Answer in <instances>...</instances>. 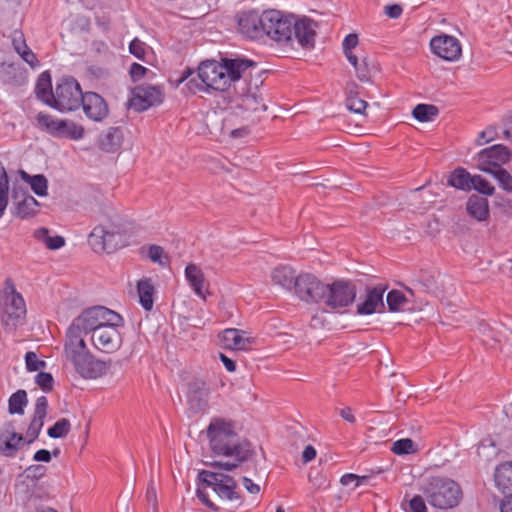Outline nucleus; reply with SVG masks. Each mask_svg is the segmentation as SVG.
Instances as JSON below:
<instances>
[{
	"label": "nucleus",
	"instance_id": "1",
	"mask_svg": "<svg viewBox=\"0 0 512 512\" xmlns=\"http://www.w3.org/2000/svg\"><path fill=\"white\" fill-rule=\"evenodd\" d=\"M209 448L213 455L227 458L226 461H213V469L231 471L240 466L251 455V446L240 438L236 424L230 419L213 417L206 428Z\"/></svg>",
	"mask_w": 512,
	"mask_h": 512
},
{
	"label": "nucleus",
	"instance_id": "2",
	"mask_svg": "<svg viewBox=\"0 0 512 512\" xmlns=\"http://www.w3.org/2000/svg\"><path fill=\"white\" fill-rule=\"evenodd\" d=\"M264 36L280 44L296 39L302 47L312 46L315 40V24L307 17H297L276 9L262 12Z\"/></svg>",
	"mask_w": 512,
	"mask_h": 512
},
{
	"label": "nucleus",
	"instance_id": "3",
	"mask_svg": "<svg viewBox=\"0 0 512 512\" xmlns=\"http://www.w3.org/2000/svg\"><path fill=\"white\" fill-rule=\"evenodd\" d=\"M255 63L248 59H223L217 61H204L198 67V77L201 84L194 79L186 83L189 92L208 91L209 89L225 91L233 82L238 81L242 74Z\"/></svg>",
	"mask_w": 512,
	"mask_h": 512
},
{
	"label": "nucleus",
	"instance_id": "4",
	"mask_svg": "<svg viewBox=\"0 0 512 512\" xmlns=\"http://www.w3.org/2000/svg\"><path fill=\"white\" fill-rule=\"evenodd\" d=\"M421 491L428 503L437 509H450L459 504L462 499V490L454 480L433 476L426 479Z\"/></svg>",
	"mask_w": 512,
	"mask_h": 512
},
{
	"label": "nucleus",
	"instance_id": "5",
	"mask_svg": "<svg viewBox=\"0 0 512 512\" xmlns=\"http://www.w3.org/2000/svg\"><path fill=\"white\" fill-rule=\"evenodd\" d=\"M27 313L23 296L16 290L11 279L5 281L0 295V318L6 329L14 330L22 325Z\"/></svg>",
	"mask_w": 512,
	"mask_h": 512
},
{
	"label": "nucleus",
	"instance_id": "6",
	"mask_svg": "<svg viewBox=\"0 0 512 512\" xmlns=\"http://www.w3.org/2000/svg\"><path fill=\"white\" fill-rule=\"evenodd\" d=\"M82 95L81 86L74 78L63 77L56 84L50 107L60 112L75 111L81 106Z\"/></svg>",
	"mask_w": 512,
	"mask_h": 512
},
{
	"label": "nucleus",
	"instance_id": "7",
	"mask_svg": "<svg viewBox=\"0 0 512 512\" xmlns=\"http://www.w3.org/2000/svg\"><path fill=\"white\" fill-rule=\"evenodd\" d=\"M117 319V313L103 306H96L84 310L77 316L68 328L78 332L81 335L91 333L94 334L96 329H99L108 321Z\"/></svg>",
	"mask_w": 512,
	"mask_h": 512
},
{
	"label": "nucleus",
	"instance_id": "8",
	"mask_svg": "<svg viewBox=\"0 0 512 512\" xmlns=\"http://www.w3.org/2000/svg\"><path fill=\"white\" fill-rule=\"evenodd\" d=\"M36 121L41 130L57 138L79 140L84 136V128L70 120L58 119L47 113L39 112Z\"/></svg>",
	"mask_w": 512,
	"mask_h": 512
},
{
	"label": "nucleus",
	"instance_id": "9",
	"mask_svg": "<svg viewBox=\"0 0 512 512\" xmlns=\"http://www.w3.org/2000/svg\"><path fill=\"white\" fill-rule=\"evenodd\" d=\"M123 319L117 314V319L108 321L91 335L94 347L104 353H113L122 345V336L119 327H122Z\"/></svg>",
	"mask_w": 512,
	"mask_h": 512
},
{
	"label": "nucleus",
	"instance_id": "10",
	"mask_svg": "<svg viewBox=\"0 0 512 512\" xmlns=\"http://www.w3.org/2000/svg\"><path fill=\"white\" fill-rule=\"evenodd\" d=\"M88 242L96 253H111L124 245L123 235L112 225L95 226L89 234Z\"/></svg>",
	"mask_w": 512,
	"mask_h": 512
},
{
	"label": "nucleus",
	"instance_id": "11",
	"mask_svg": "<svg viewBox=\"0 0 512 512\" xmlns=\"http://www.w3.org/2000/svg\"><path fill=\"white\" fill-rule=\"evenodd\" d=\"M511 157L510 150L501 144H495L479 151L474 159L476 167L485 173L492 174L496 169H501Z\"/></svg>",
	"mask_w": 512,
	"mask_h": 512
},
{
	"label": "nucleus",
	"instance_id": "12",
	"mask_svg": "<svg viewBox=\"0 0 512 512\" xmlns=\"http://www.w3.org/2000/svg\"><path fill=\"white\" fill-rule=\"evenodd\" d=\"M429 47L433 55L446 62H457L462 57L461 42L452 35H435L430 39Z\"/></svg>",
	"mask_w": 512,
	"mask_h": 512
},
{
	"label": "nucleus",
	"instance_id": "13",
	"mask_svg": "<svg viewBox=\"0 0 512 512\" xmlns=\"http://www.w3.org/2000/svg\"><path fill=\"white\" fill-rule=\"evenodd\" d=\"M293 288L300 300L307 303H316L325 296L326 286L315 275L301 273L295 278Z\"/></svg>",
	"mask_w": 512,
	"mask_h": 512
},
{
	"label": "nucleus",
	"instance_id": "14",
	"mask_svg": "<svg viewBox=\"0 0 512 512\" xmlns=\"http://www.w3.org/2000/svg\"><path fill=\"white\" fill-rule=\"evenodd\" d=\"M198 480L206 487H211L221 499L233 500L236 497L234 479L222 472L202 470L198 474Z\"/></svg>",
	"mask_w": 512,
	"mask_h": 512
},
{
	"label": "nucleus",
	"instance_id": "15",
	"mask_svg": "<svg viewBox=\"0 0 512 512\" xmlns=\"http://www.w3.org/2000/svg\"><path fill=\"white\" fill-rule=\"evenodd\" d=\"M325 286V296L322 300L328 307L332 309L344 308L353 303L356 296L353 285L344 281H336Z\"/></svg>",
	"mask_w": 512,
	"mask_h": 512
},
{
	"label": "nucleus",
	"instance_id": "16",
	"mask_svg": "<svg viewBox=\"0 0 512 512\" xmlns=\"http://www.w3.org/2000/svg\"><path fill=\"white\" fill-rule=\"evenodd\" d=\"M75 372L83 379L94 380L106 375L110 363L96 359L90 352L70 363Z\"/></svg>",
	"mask_w": 512,
	"mask_h": 512
},
{
	"label": "nucleus",
	"instance_id": "17",
	"mask_svg": "<svg viewBox=\"0 0 512 512\" xmlns=\"http://www.w3.org/2000/svg\"><path fill=\"white\" fill-rule=\"evenodd\" d=\"M12 198L15 201V216L21 219H27L38 213L40 203L33 196L28 194L24 187L14 183L12 188Z\"/></svg>",
	"mask_w": 512,
	"mask_h": 512
},
{
	"label": "nucleus",
	"instance_id": "18",
	"mask_svg": "<svg viewBox=\"0 0 512 512\" xmlns=\"http://www.w3.org/2000/svg\"><path fill=\"white\" fill-rule=\"evenodd\" d=\"M263 23L262 13L259 14L256 11L243 12L238 18V30L249 39H260L264 36Z\"/></svg>",
	"mask_w": 512,
	"mask_h": 512
},
{
	"label": "nucleus",
	"instance_id": "19",
	"mask_svg": "<svg viewBox=\"0 0 512 512\" xmlns=\"http://www.w3.org/2000/svg\"><path fill=\"white\" fill-rule=\"evenodd\" d=\"M25 439L22 434L15 432L11 423L0 429V455L14 457L24 445Z\"/></svg>",
	"mask_w": 512,
	"mask_h": 512
},
{
	"label": "nucleus",
	"instance_id": "20",
	"mask_svg": "<svg viewBox=\"0 0 512 512\" xmlns=\"http://www.w3.org/2000/svg\"><path fill=\"white\" fill-rule=\"evenodd\" d=\"M81 106L85 115L95 122L104 120L109 112L106 101L94 92L83 93Z\"/></svg>",
	"mask_w": 512,
	"mask_h": 512
},
{
	"label": "nucleus",
	"instance_id": "21",
	"mask_svg": "<svg viewBox=\"0 0 512 512\" xmlns=\"http://www.w3.org/2000/svg\"><path fill=\"white\" fill-rule=\"evenodd\" d=\"M88 352L90 351L87 348L83 335L68 328L64 343V357L66 361L72 363Z\"/></svg>",
	"mask_w": 512,
	"mask_h": 512
},
{
	"label": "nucleus",
	"instance_id": "22",
	"mask_svg": "<svg viewBox=\"0 0 512 512\" xmlns=\"http://www.w3.org/2000/svg\"><path fill=\"white\" fill-rule=\"evenodd\" d=\"M220 340L225 349L237 351L248 350L253 343V338L246 336V332L235 328L225 329Z\"/></svg>",
	"mask_w": 512,
	"mask_h": 512
},
{
	"label": "nucleus",
	"instance_id": "23",
	"mask_svg": "<svg viewBox=\"0 0 512 512\" xmlns=\"http://www.w3.org/2000/svg\"><path fill=\"white\" fill-rule=\"evenodd\" d=\"M184 274L193 292L201 299L206 300L210 292L206 287V279L202 269L196 264L190 263L186 266Z\"/></svg>",
	"mask_w": 512,
	"mask_h": 512
},
{
	"label": "nucleus",
	"instance_id": "24",
	"mask_svg": "<svg viewBox=\"0 0 512 512\" xmlns=\"http://www.w3.org/2000/svg\"><path fill=\"white\" fill-rule=\"evenodd\" d=\"M48 399L45 396L38 397L35 403L34 415L27 428L28 443L33 442L40 434L44 419L47 414Z\"/></svg>",
	"mask_w": 512,
	"mask_h": 512
},
{
	"label": "nucleus",
	"instance_id": "25",
	"mask_svg": "<svg viewBox=\"0 0 512 512\" xmlns=\"http://www.w3.org/2000/svg\"><path fill=\"white\" fill-rule=\"evenodd\" d=\"M0 82L3 85L17 87L26 82L25 71L17 63H0Z\"/></svg>",
	"mask_w": 512,
	"mask_h": 512
},
{
	"label": "nucleus",
	"instance_id": "26",
	"mask_svg": "<svg viewBox=\"0 0 512 512\" xmlns=\"http://www.w3.org/2000/svg\"><path fill=\"white\" fill-rule=\"evenodd\" d=\"M11 43L15 52L23 61L32 68L39 65V61L34 52L28 47L25 36L21 30H14L11 34Z\"/></svg>",
	"mask_w": 512,
	"mask_h": 512
},
{
	"label": "nucleus",
	"instance_id": "27",
	"mask_svg": "<svg viewBox=\"0 0 512 512\" xmlns=\"http://www.w3.org/2000/svg\"><path fill=\"white\" fill-rule=\"evenodd\" d=\"M137 295L141 307L146 311H151L154 306V296L156 289L151 278L143 277L136 284Z\"/></svg>",
	"mask_w": 512,
	"mask_h": 512
},
{
	"label": "nucleus",
	"instance_id": "28",
	"mask_svg": "<svg viewBox=\"0 0 512 512\" xmlns=\"http://www.w3.org/2000/svg\"><path fill=\"white\" fill-rule=\"evenodd\" d=\"M383 290L374 288L367 293L365 300L358 304L357 312L361 315H370L378 311V308L383 307Z\"/></svg>",
	"mask_w": 512,
	"mask_h": 512
},
{
	"label": "nucleus",
	"instance_id": "29",
	"mask_svg": "<svg viewBox=\"0 0 512 512\" xmlns=\"http://www.w3.org/2000/svg\"><path fill=\"white\" fill-rule=\"evenodd\" d=\"M468 214L477 221H484L489 215V203L486 198L471 195L466 203Z\"/></svg>",
	"mask_w": 512,
	"mask_h": 512
},
{
	"label": "nucleus",
	"instance_id": "30",
	"mask_svg": "<svg viewBox=\"0 0 512 512\" xmlns=\"http://www.w3.org/2000/svg\"><path fill=\"white\" fill-rule=\"evenodd\" d=\"M161 93L155 87H148L138 91L131 100V106L138 111H143L151 107L160 97Z\"/></svg>",
	"mask_w": 512,
	"mask_h": 512
},
{
	"label": "nucleus",
	"instance_id": "31",
	"mask_svg": "<svg viewBox=\"0 0 512 512\" xmlns=\"http://www.w3.org/2000/svg\"><path fill=\"white\" fill-rule=\"evenodd\" d=\"M33 237L49 250H59L66 244L65 238L60 235H51L50 230L40 227L34 230Z\"/></svg>",
	"mask_w": 512,
	"mask_h": 512
},
{
	"label": "nucleus",
	"instance_id": "32",
	"mask_svg": "<svg viewBox=\"0 0 512 512\" xmlns=\"http://www.w3.org/2000/svg\"><path fill=\"white\" fill-rule=\"evenodd\" d=\"M494 480L496 486L502 493L512 491V462L502 463L497 466Z\"/></svg>",
	"mask_w": 512,
	"mask_h": 512
},
{
	"label": "nucleus",
	"instance_id": "33",
	"mask_svg": "<svg viewBox=\"0 0 512 512\" xmlns=\"http://www.w3.org/2000/svg\"><path fill=\"white\" fill-rule=\"evenodd\" d=\"M18 174L20 178L27 184L30 185L32 191L39 197L47 196L48 194V181L42 174L29 175L24 170H19Z\"/></svg>",
	"mask_w": 512,
	"mask_h": 512
},
{
	"label": "nucleus",
	"instance_id": "34",
	"mask_svg": "<svg viewBox=\"0 0 512 512\" xmlns=\"http://www.w3.org/2000/svg\"><path fill=\"white\" fill-rule=\"evenodd\" d=\"M295 272L294 270L286 265L278 266L274 268L271 274L272 281L288 290H291L295 285Z\"/></svg>",
	"mask_w": 512,
	"mask_h": 512
},
{
	"label": "nucleus",
	"instance_id": "35",
	"mask_svg": "<svg viewBox=\"0 0 512 512\" xmlns=\"http://www.w3.org/2000/svg\"><path fill=\"white\" fill-rule=\"evenodd\" d=\"M473 175H471L464 168H456L448 178V184L458 190L471 191L472 190Z\"/></svg>",
	"mask_w": 512,
	"mask_h": 512
},
{
	"label": "nucleus",
	"instance_id": "36",
	"mask_svg": "<svg viewBox=\"0 0 512 512\" xmlns=\"http://www.w3.org/2000/svg\"><path fill=\"white\" fill-rule=\"evenodd\" d=\"M35 93L39 100L50 106L54 96V90L52 89L51 77L48 72L40 74L36 83Z\"/></svg>",
	"mask_w": 512,
	"mask_h": 512
},
{
	"label": "nucleus",
	"instance_id": "37",
	"mask_svg": "<svg viewBox=\"0 0 512 512\" xmlns=\"http://www.w3.org/2000/svg\"><path fill=\"white\" fill-rule=\"evenodd\" d=\"M122 133L119 128H110L99 140V146L103 151L115 152L122 144Z\"/></svg>",
	"mask_w": 512,
	"mask_h": 512
},
{
	"label": "nucleus",
	"instance_id": "38",
	"mask_svg": "<svg viewBox=\"0 0 512 512\" xmlns=\"http://www.w3.org/2000/svg\"><path fill=\"white\" fill-rule=\"evenodd\" d=\"M237 106L245 111H259L266 109L263 99L258 96L255 92H247L239 96L237 100Z\"/></svg>",
	"mask_w": 512,
	"mask_h": 512
},
{
	"label": "nucleus",
	"instance_id": "39",
	"mask_svg": "<svg viewBox=\"0 0 512 512\" xmlns=\"http://www.w3.org/2000/svg\"><path fill=\"white\" fill-rule=\"evenodd\" d=\"M28 404L27 393L25 390H17L8 400V410L10 414H24V409Z\"/></svg>",
	"mask_w": 512,
	"mask_h": 512
},
{
	"label": "nucleus",
	"instance_id": "40",
	"mask_svg": "<svg viewBox=\"0 0 512 512\" xmlns=\"http://www.w3.org/2000/svg\"><path fill=\"white\" fill-rule=\"evenodd\" d=\"M438 110L433 105L428 104H418L413 109V116L416 120L420 122H428L431 121L434 117L437 116Z\"/></svg>",
	"mask_w": 512,
	"mask_h": 512
},
{
	"label": "nucleus",
	"instance_id": "41",
	"mask_svg": "<svg viewBox=\"0 0 512 512\" xmlns=\"http://www.w3.org/2000/svg\"><path fill=\"white\" fill-rule=\"evenodd\" d=\"M358 43L359 39L356 33H350L343 39V53L350 64L356 63V55L353 53V50L357 47Z\"/></svg>",
	"mask_w": 512,
	"mask_h": 512
},
{
	"label": "nucleus",
	"instance_id": "42",
	"mask_svg": "<svg viewBox=\"0 0 512 512\" xmlns=\"http://www.w3.org/2000/svg\"><path fill=\"white\" fill-rule=\"evenodd\" d=\"M387 305L390 311L397 312L404 309L407 299L405 295L398 290H392L387 295Z\"/></svg>",
	"mask_w": 512,
	"mask_h": 512
},
{
	"label": "nucleus",
	"instance_id": "43",
	"mask_svg": "<svg viewBox=\"0 0 512 512\" xmlns=\"http://www.w3.org/2000/svg\"><path fill=\"white\" fill-rule=\"evenodd\" d=\"M70 429H71L70 421L66 418H61L58 421H56L54 423V425L48 429L47 434L50 438H54V439L62 438V437H65L69 433Z\"/></svg>",
	"mask_w": 512,
	"mask_h": 512
},
{
	"label": "nucleus",
	"instance_id": "44",
	"mask_svg": "<svg viewBox=\"0 0 512 512\" xmlns=\"http://www.w3.org/2000/svg\"><path fill=\"white\" fill-rule=\"evenodd\" d=\"M402 508L405 512H428L424 499L420 495H414L410 499L404 498Z\"/></svg>",
	"mask_w": 512,
	"mask_h": 512
},
{
	"label": "nucleus",
	"instance_id": "45",
	"mask_svg": "<svg viewBox=\"0 0 512 512\" xmlns=\"http://www.w3.org/2000/svg\"><path fill=\"white\" fill-rule=\"evenodd\" d=\"M391 451L397 455H406L417 452V447L411 439L402 438L392 444Z\"/></svg>",
	"mask_w": 512,
	"mask_h": 512
},
{
	"label": "nucleus",
	"instance_id": "46",
	"mask_svg": "<svg viewBox=\"0 0 512 512\" xmlns=\"http://www.w3.org/2000/svg\"><path fill=\"white\" fill-rule=\"evenodd\" d=\"M498 182L499 187L507 193H512V175L506 169H496L491 174Z\"/></svg>",
	"mask_w": 512,
	"mask_h": 512
},
{
	"label": "nucleus",
	"instance_id": "47",
	"mask_svg": "<svg viewBox=\"0 0 512 512\" xmlns=\"http://www.w3.org/2000/svg\"><path fill=\"white\" fill-rule=\"evenodd\" d=\"M472 189L485 196H492L495 192L494 186L481 175H473Z\"/></svg>",
	"mask_w": 512,
	"mask_h": 512
},
{
	"label": "nucleus",
	"instance_id": "48",
	"mask_svg": "<svg viewBox=\"0 0 512 512\" xmlns=\"http://www.w3.org/2000/svg\"><path fill=\"white\" fill-rule=\"evenodd\" d=\"M498 137L497 128L493 125L487 126L484 130L478 133L475 138V144L477 146H483L494 141Z\"/></svg>",
	"mask_w": 512,
	"mask_h": 512
},
{
	"label": "nucleus",
	"instance_id": "49",
	"mask_svg": "<svg viewBox=\"0 0 512 512\" xmlns=\"http://www.w3.org/2000/svg\"><path fill=\"white\" fill-rule=\"evenodd\" d=\"M147 255L152 262L160 266H165L168 263V257L165 255L163 248L159 245H150Z\"/></svg>",
	"mask_w": 512,
	"mask_h": 512
},
{
	"label": "nucleus",
	"instance_id": "50",
	"mask_svg": "<svg viewBox=\"0 0 512 512\" xmlns=\"http://www.w3.org/2000/svg\"><path fill=\"white\" fill-rule=\"evenodd\" d=\"M354 67L357 78L361 82H369L371 79L370 69L367 64L366 58H364L361 62L356 56V63L351 64Z\"/></svg>",
	"mask_w": 512,
	"mask_h": 512
},
{
	"label": "nucleus",
	"instance_id": "51",
	"mask_svg": "<svg viewBox=\"0 0 512 512\" xmlns=\"http://www.w3.org/2000/svg\"><path fill=\"white\" fill-rule=\"evenodd\" d=\"M25 364L28 371L34 372L45 368L46 362L38 359L35 352L29 351L25 355Z\"/></svg>",
	"mask_w": 512,
	"mask_h": 512
},
{
	"label": "nucleus",
	"instance_id": "52",
	"mask_svg": "<svg viewBox=\"0 0 512 512\" xmlns=\"http://www.w3.org/2000/svg\"><path fill=\"white\" fill-rule=\"evenodd\" d=\"M147 45L138 38H134L129 44V52L137 59L144 61Z\"/></svg>",
	"mask_w": 512,
	"mask_h": 512
},
{
	"label": "nucleus",
	"instance_id": "53",
	"mask_svg": "<svg viewBox=\"0 0 512 512\" xmlns=\"http://www.w3.org/2000/svg\"><path fill=\"white\" fill-rule=\"evenodd\" d=\"M367 476H359L353 473H346L340 478V483L343 486H353L357 488L367 481Z\"/></svg>",
	"mask_w": 512,
	"mask_h": 512
},
{
	"label": "nucleus",
	"instance_id": "54",
	"mask_svg": "<svg viewBox=\"0 0 512 512\" xmlns=\"http://www.w3.org/2000/svg\"><path fill=\"white\" fill-rule=\"evenodd\" d=\"M346 107L354 113L362 114L367 107V102L351 95L346 100Z\"/></svg>",
	"mask_w": 512,
	"mask_h": 512
},
{
	"label": "nucleus",
	"instance_id": "55",
	"mask_svg": "<svg viewBox=\"0 0 512 512\" xmlns=\"http://www.w3.org/2000/svg\"><path fill=\"white\" fill-rule=\"evenodd\" d=\"M35 382L43 391L48 392L53 388L54 379L50 373L39 372L35 377Z\"/></svg>",
	"mask_w": 512,
	"mask_h": 512
},
{
	"label": "nucleus",
	"instance_id": "56",
	"mask_svg": "<svg viewBox=\"0 0 512 512\" xmlns=\"http://www.w3.org/2000/svg\"><path fill=\"white\" fill-rule=\"evenodd\" d=\"M27 477L33 479H39L46 473V468L42 465H30L26 469Z\"/></svg>",
	"mask_w": 512,
	"mask_h": 512
},
{
	"label": "nucleus",
	"instance_id": "57",
	"mask_svg": "<svg viewBox=\"0 0 512 512\" xmlns=\"http://www.w3.org/2000/svg\"><path fill=\"white\" fill-rule=\"evenodd\" d=\"M403 13V9L398 4H391L385 6V14L392 19H398Z\"/></svg>",
	"mask_w": 512,
	"mask_h": 512
},
{
	"label": "nucleus",
	"instance_id": "58",
	"mask_svg": "<svg viewBox=\"0 0 512 512\" xmlns=\"http://www.w3.org/2000/svg\"><path fill=\"white\" fill-rule=\"evenodd\" d=\"M146 71H147V69L144 66H142L141 64L133 63L130 66V71L129 72H130L131 77L134 80H139L142 77H144Z\"/></svg>",
	"mask_w": 512,
	"mask_h": 512
},
{
	"label": "nucleus",
	"instance_id": "59",
	"mask_svg": "<svg viewBox=\"0 0 512 512\" xmlns=\"http://www.w3.org/2000/svg\"><path fill=\"white\" fill-rule=\"evenodd\" d=\"M196 494H197V497L199 498V500L203 504H205L206 506H208L211 509L216 510L215 505L208 499V494L206 492V487L205 488L198 487L197 491H196Z\"/></svg>",
	"mask_w": 512,
	"mask_h": 512
},
{
	"label": "nucleus",
	"instance_id": "60",
	"mask_svg": "<svg viewBox=\"0 0 512 512\" xmlns=\"http://www.w3.org/2000/svg\"><path fill=\"white\" fill-rule=\"evenodd\" d=\"M33 460L36 462L48 463L51 461V453L46 449H40L34 453Z\"/></svg>",
	"mask_w": 512,
	"mask_h": 512
},
{
	"label": "nucleus",
	"instance_id": "61",
	"mask_svg": "<svg viewBox=\"0 0 512 512\" xmlns=\"http://www.w3.org/2000/svg\"><path fill=\"white\" fill-rule=\"evenodd\" d=\"M2 190H9V179L7 171L0 161V191Z\"/></svg>",
	"mask_w": 512,
	"mask_h": 512
},
{
	"label": "nucleus",
	"instance_id": "62",
	"mask_svg": "<svg viewBox=\"0 0 512 512\" xmlns=\"http://www.w3.org/2000/svg\"><path fill=\"white\" fill-rule=\"evenodd\" d=\"M243 485L248 492L251 494H258L260 492V487L258 484H255L250 478L243 477Z\"/></svg>",
	"mask_w": 512,
	"mask_h": 512
},
{
	"label": "nucleus",
	"instance_id": "63",
	"mask_svg": "<svg viewBox=\"0 0 512 512\" xmlns=\"http://www.w3.org/2000/svg\"><path fill=\"white\" fill-rule=\"evenodd\" d=\"M316 457V450L312 445H307L302 453V458L305 463L314 460Z\"/></svg>",
	"mask_w": 512,
	"mask_h": 512
},
{
	"label": "nucleus",
	"instance_id": "64",
	"mask_svg": "<svg viewBox=\"0 0 512 512\" xmlns=\"http://www.w3.org/2000/svg\"><path fill=\"white\" fill-rule=\"evenodd\" d=\"M500 512H512V496L505 497L500 504Z\"/></svg>",
	"mask_w": 512,
	"mask_h": 512
}]
</instances>
